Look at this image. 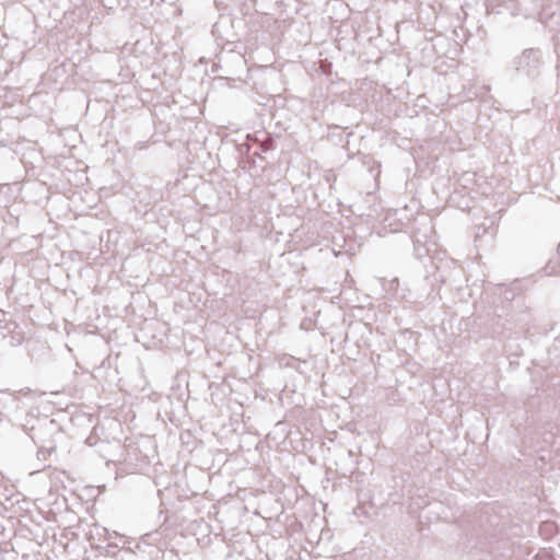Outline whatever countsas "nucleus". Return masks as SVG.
Segmentation results:
<instances>
[{"label": "nucleus", "mask_w": 560, "mask_h": 560, "mask_svg": "<svg viewBox=\"0 0 560 560\" xmlns=\"http://www.w3.org/2000/svg\"><path fill=\"white\" fill-rule=\"evenodd\" d=\"M538 20L541 22V23H546L547 22V19H545L542 16V14L539 15Z\"/></svg>", "instance_id": "2"}, {"label": "nucleus", "mask_w": 560, "mask_h": 560, "mask_svg": "<svg viewBox=\"0 0 560 560\" xmlns=\"http://www.w3.org/2000/svg\"><path fill=\"white\" fill-rule=\"evenodd\" d=\"M511 67L518 75L535 79L544 67L542 51L534 47L525 48L512 59Z\"/></svg>", "instance_id": "1"}]
</instances>
